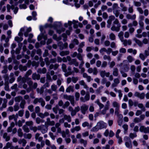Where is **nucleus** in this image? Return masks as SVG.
<instances>
[{
	"instance_id": "nucleus-1",
	"label": "nucleus",
	"mask_w": 149,
	"mask_h": 149,
	"mask_svg": "<svg viewBox=\"0 0 149 149\" xmlns=\"http://www.w3.org/2000/svg\"><path fill=\"white\" fill-rule=\"evenodd\" d=\"M23 85V88L26 89L27 93H29L33 89H36L38 86V84L37 83H34L33 84V82L31 80H29L27 82V83L29 86V88H27L28 86L25 83H24Z\"/></svg>"
},
{
	"instance_id": "nucleus-2",
	"label": "nucleus",
	"mask_w": 149,
	"mask_h": 149,
	"mask_svg": "<svg viewBox=\"0 0 149 149\" xmlns=\"http://www.w3.org/2000/svg\"><path fill=\"white\" fill-rule=\"evenodd\" d=\"M38 102L40 103L42 107H44L45 104V101L42 97L35 98L33 101V103L34 104H36Z\"/></svg>"
},
{
	"instance_id": "nucleus-3",
	"label": "nucleus",
	"mask_w": 149,
	"mask_h": 149,
	"mask_svg": "<svg viewBox=\"0 0 149 149\" xmlns=\"http://www.w3.org/2000/svg\"><path fill=\"white\" fill-rule=\"evenodd\" d=\"M110 102L108 100L106 102V103L105 104L104 109L102 111L101 113L103 115L105 114L108 110L110 106Z\"/></svg>"
},
{
	"instance_id": "nucleus-4",
	"label": "nucleus",
	"mask_w": 149,
	"mask_h": 149,
	"mask_svg": "<svg viewBox=\"0 0 149 149\" xmlns=\"http://www.w3.org/2000/svg\"><path fill=\"white\" fill-rule=\"evenodd\" d=\"M97 124L100 130L106 128L107 125V123L102 121H100L97 123Z\"/></svg>"
},
{
	"instance_id": "nucleus-5",
	"label": "nucleus",
	"mask_w": 149,
	"mask_h": 149,
	"mask_svg": "<svg viewBox=\"0 0 149 149\" xmlns=\"http://www.w3.org/2000/svg\"><path fill=\"white\" fill-rule=\"evenodd\" d=\"M38 130H40L43 134H45L47 132L48 128L45 125H41L38 127Z\"/></svg>"
},
{
	"instance_id": "nucleus-6",
	"label": "nucleus",
	"mask_w": 149,
	"mask_h": 149,
	"mask_svg": "<svg viewBox=\"0 0 149 149\" xmlns=\"http://www.w3.org/2000/svg\"><path fill=\"white\" fill-rule=\"evenodd\" d=\"M88 106L85 104H84L80 107V110L81 113L84 115L85 114L86 112L88 110Z\"/></svg>"
},
{
	"instance_id": "nucleus-7",
	"label": "nucleus",
	"mask_w": 149,
	"mask_h": 149,
	"mask_svg": "<svg viewBox=\"0 0 149 149\" xmlns=\"http://www.w3.org/2000/svg\"><path fill=\"white\" fill-rule=\"evenodd\" d=\"M45 143L46 145L49 146V147H47L46 149H57L55 145L53 144L50 145V142L49 140H46Z\"/></svg>"
},
{
	"instance_id": "nucleus-8",
	"label": "nucleus",
	"mask_w": 149,
	"mask_h": 149,
	"mask_svg": "<svg viewBox=\"0 0 149 149\" xmlns=\"http://www.w3.org/2000/svg\"><path fill=\"white\" fill-rule=\"evenodd\" d=\"M90 98V95L88 92H86L84 97H81L80 98L81 101L83 102H85L86 101H88Z\"/></svg>"
},
{
	"instance_id": "nucleus-9",
	"label": "nucleus",
	"mask_w": 149,
	"mask_h": 149,
	"mask_svg": "<svg viewBox=\"0 0 149 149\" xmlns=\"http://www.w3.org/2000/svg\"><path fill=\"white\" fill-rule=\"evenodd\" d=\"M139 131L144 133H149V127H146L144 126H141L139 128Z\"/></svg>"
},
{
	"instance_id": "nucleus-10",
	"label": "nucleus",
	"mask_w": 149,
	"mask_h": 149,
	"mask_svg": "<svg viewBox=\"0 0 149 149\" xmlns=\"http://www.w3.org/2000/svg\"><path fill=\"white\" fill-rule=\"evenodd\" d=\"M58 46L59 47L60 49L62 50L68 47V44L67 42L63 44L62 42H59L58 43Z\"/></svg>"
},
{
	"instance_id": "nucleus-11",
	"label": "nucleus",
	"mask_w": 149,
	"mask_h": 149,
	"mask_svg": "<svg viewBox=\"0 0 149 149\" xmlns=\"http://www.w3.org/2000/svg\"><path fill=\"white\" fill-rule=\"evenodd\" d=\"M134 95L139 98L141 99H143L145 97V94L144 93H140L139 92H136L134 93Z\"/></svg>"
},
{
	"instance_id": "nucleus-12",
	"label": "nucleus",
	"mask_w": 149,
	"mask_h": 149,
	"mask_svg": "<svg viewBox=\"0 0 149 149\" xmlns=\"http://www.w3.org/2000/svg\"><path fill=\"white\" fill-rule=\"evenodd\" d=\"M120 82V81L119 79L118 78L114 79L113 80V83L111 85V88H113L115 87H117Z\"/></svg>"
},
{
	"instance_id": "nucleus-13",
	"label": "nucleus",
	"mask_w": 149,
	"mask_h": 149,
	"mask_svg": "<svg viewBox=\"0 0 149 149\" xmlns=\"http://www.w3.org/2000/svg\"><path fill=\"white\" fill-rule=\"evenodd\" d=\"M100 74L101 76L102 77L104 78L105 76L109 77L110 73L109 72H106L105 70H104L100 71Z\"/></svg>"
},
{
	"instance_id": "nucleus-14",
	"label": "nucleus",
	"mask_w": 149,
	"mask_h": 149,
	"mask_svg": "<svg viewBox=\"0 0 149 149\" xmlns=\"http://www.w3.org/2000/svg\"><path fill=\"white\" fill-rule=\"evenodd\" d=\"M121 26H116V25H112L111 28V30L113 31H116V32H118L120 30V28Z\"/></svg>"
},
{
	"instance_id": "nucleus-15",
	"label": "nucleus",
	"mask_w": 149,
	"mask_h": 149,
	"mask_svg": "<svg viewBox=\"0 0 149 149\" xmlns=\"http://www.w3.org/2000/svg\"><path fill=\"white\" fill-rule=\"evenodd\" d=\"M55 124V122L53 120L51 121L50 119L49 118L47 119V121L45 123V125L50 126H53Z\"/></svg>"
},
{
	"instance_id": "nucleus-16",
	"label": "nucleus",
	"mask_w": 149,
	"mask_h": 149,
	"mask_svg": "<svg viewBox=\"0 0 149 149\" xmlns=\"http://www.w3.org/2000/svg\"><path fill=\"white\" fill-rule=\"evenodd\" d=\"M69 65L73 64L76 66H78L79 65V63L77 61L76 59H72L71 61L68 63Z\"/></svg>"
},
{
	"instance_id": "nucleus-17",
	"label": "nucleus",
	"mask_w": 149,
	"mask_h": 149,
	"mask_svg": "<svg viewBox=\"0 0 149 149\" xmlns=\"http://www.w3.org/2000/svg\"><path fill=\"white\" fill-rule=\"evenodd\" d=\"M122 42H123V44L124 46H126L127 45H130L132 44V41L131 40H123Z\"/></svg>"
},
{
	"instance_id": "nucleus-18",
	"label": "nucleus",
	"mask_w": 149,
	"mask_h": 149,
	"mask_svg": "<svg viewBox=\"0 0 149 149\" xmlns=\"http://www.w3.org/2000/svg\"><path fill=\"white\" fill-rule=\"evenodd\" d=\"M136 15L134 14L133 15H131L130 14H127L126 15V17L128 19H130L132 20H134L136 18Z\"/></svg>"
},
{
	"instance_id": "nucleus-19",
	"label": "nucleus",
	"mask_w": 149,
	"mask_h": 149,
	"mask_svg": "<svg viewBox=\"0 0 149 149\" xmlns=\"http://www.w3.org/2000/svg\"><path fill=\"white\" fill-rule=\"evenodd\" d=\"M31 31V27H29L27 28H25L24 32V35L25 37H27L28 36V33Z\"/></svg>"
},
{
	"instance_id": "nucleus-20",
	"label": "nucleus",
	"mask_w": 149,
	"mask_h": 149,
	"mask_svg": "<svg viewBox=\"0 0 149 149\" xmlns=\"http://www.w3.org/2000/svg\"><path fill=\"white\" fill-rule=\"evenodd\" d=\"M8 102V100L5 98L3 99V102L2 104L1 107L0 108L1 109H3L5 108L6 107L7 105V103Z\"/></svg>"
},
{
	"instance_id": "nucleus-21",
	"label": "nucleus",
	"mask_w": 149,
	"mask_h": 149,
	"mask_svg": "<svg viewBox=\"0 0 149 149\" xmlns=\"http://www.w3.org/2000/svg\"><path fill=\"white\" fill-rule=\"evenodd\" d=\"M47 72V69L45 68H39L37 70L38 73L40 74H44L45 73Z\"/></svg>"
},
{
	"instance_id": "nucleus-22",
	"label": "nucleus",
	"mask_w": 149,
	"mask_h": 149,
	"mask_svg": "<svg viewBox=\"0 0 149 149\" xmlns=\"http://www.w3.org/2000/svg\"><path fill=\"white\" fill-rule=\"evenodd\" d=\"M3 137L4 139L6 141H8L10 140V136L8 135V134L5 132L3 134Z\"/></svg>"
},
{
	"instance_id": "nucleus-23",
	"label": "nucleus",
	"mask_w": 149,
	"mask_h": 149,
	"mask_svg": "<svg viewBox=\"0 0 149 149\" xmlns=\"http://www.w3.org/2000/svg\"><path fill=\"white\" fill-rule=\"evenodd\" d=\"M95 103H96L99 106L100 109H102L104 107V105L100 102L99 99H97L95 101Z\"/></svg>"
},
{
	"instance_id": "nucleus-24",
	"label": "nucleus",
	"mask_w": 149,
	"mask_h": 149,
	"mask_svg": "<svg viewBox=\"0 0 149 149\" xmlns=\"http://www.w3.org/2000/svg\"><path fill=\"white\" fill-rule=\"evenodd\" d=\"M74 91V86H70L66 89L67 93H70L71 91L73 92Z\"/></svg>"
},
{
	"instance_id": "nucleus-25",
	"label": "nucleus",
	"mask_w": 149,
	"mask_h": 149,
	"mask_svg": "<svg viewBox=\"0 0 149 149\" xmlns=\"http://www.w3.org/2000/svg\"><path fill=\"white\" fill-rule=\"evenodd\" d=\"M119 11L117 8H113V12L116 17H118L119 14Z\"/></svg>"
},
{
	"instance_id": "nucleus-26",
	"label": "nucleus",
	"mask_w": 149,
	"mask_h": 149,
	"mask_svg": "<svg viewBox=\"0 0 149 149\" xmlns=\"http://www.w3.org/2000/svg\"><path fill=\"white\" fill-rule=\"evenodd\" d=\"M40 76L39 74L36 73H33L32 75V78L33 80L37 79L38 80L40 79Z\"/></svg>"
},
{
	"instance_id": "nucleus-27",
	"label": "nucleus",
	"mask_w": 149,
	"mask_h": 149,
	"mask_svg": "<svg viewBox=\"0 0 149 149\" xmlns=\"http://www.w3.org/2000/svg\"><path fill=\"white\" fill-rule=\"evenodd\" d=\"M53 27L54 29L56 30L57 33L59 34H60L62 32H64L65 30V29L64 28H62L60 29H57L56 27L54 26Z\"/></svg>"
},
{
	"instance_id": "nucleus-28",
	"label": "nucleus",
	"mask_w": 149,
	"mask_h": 149,
	"mask_svg": "<svg viewBox=\"0 0 149 149\" xmlns=\"http://www.w3.org/2000/svg\"><path fill=\"white\" fill-rule=\"evenodd\" d=\"M134 40L135 42L140 47H142L143 46V42L140 40L137 39L136 38L134 39Z\"/></svg>"
},
{
	"instance_id": "nucleus-29",
	"label": "nucleus",
	"mask_w": 149,
	"mask_h": 149,
	"mask_svg": "<svg viewBox=\"0 0 149 149\" xmlns=\"http://www.w3.org/2000/svg\"><path fill=\"white\" fill-rule=\"evenodd\" d=\"M25 122V120L24 119H22L21 120H19L17 123H15V125H18L19 127H21L22 126L23 123H24Z\"/></svg>"
},
{
	"instance_id": "nucleus-30",
	"label": "nucleus",
	"mask_w": 149,
	"mask_h": 149,
	"mask_svg": "<svg viewBox=\"0 0 149 149\" xmlns=\"http://www.w3.org/2000/svg\"><path fill=\"white\" fill-rule=\"evenodd\" d=\"M81 129V128L80 126H77L74 128H72L71 129V131L72 133H73L75 131H78Z\"/></svg>"
},
{
	"instance_id": "nucleus-31",
	"label": "nucleus",
	"mask_w": 149,
	"mask_h": 149,
	"mask_svg": "<svg viewBox=\"0 0 149 149\" xmlns=\"http://www.w3.org/2000/svg\"><path fill=\"white\" fill-rule=\"evenodd\" d=\"M119 108H116L115 109V114L118 117H121L123 118V116L122 114H119Z\"/></svg>"
},
{
	"instance_id": "nucleus-32",
	"label": "nucleus",
	"mask_w": 149,
	"mask_h": 149,
	"mask_svg": "<svg viewBox=\"0 0 149 149\" xmlns=\"http://www.w3.org/2000/svg\"><path fill=\"white\" fill-rule=\"evenodd\" d=\"M19 70L21 71H26L27 69L26 66H23L22 65H20L19 67Z\"/></svg>"
},
{
	"instance_id": "nucleus-33",
	"label": "nucleus",
	"mask_w": 149,
	"mask_h": 149,
	"mask_svg": "<svg viewBox=\"0 0 149 149\" xmlns=\"http://www.w3.org/2000/svg\"><path fill=\"white\" fill-rule=\"evenodd\" d=\"M64 120H65L68 122H70L71 121V118L70 115H64Z\"/></svg>"
},
{
	"instance_id": "nucleus-34",
	"label": "nucleus",
	"mask_w": 149,
	"mask_h": 149,
	"mask_svg": "<svg viewBox=\"0 0 149 149\" xmlns=\"http://www.w3.org/2000/svg\"><path fill=\"white\" fill-rule=\"evenodd\" d=\"M113 74L114 76H118V70L117 68H115L113 69Z\"/></svg>"
},
{
	"instance_id": "nucleus-35",
	"label": "nucleus",
	"mask_w": 149,
	"mask_h": 149,
	"mask_svg": "<svg viewBox=\"0 0 149 149\" xmlns=\"http://www.w3.org/2000/svg\"><path fill=\"white\" fill-rule=\"evenodd\" d=\"M69 52L68 51H62L60 52V55L61 56H63L69 54Z\"/></svg>"
},
{
	"instance_id": "nucleus-36",
	"label": "nucleus",
	"mask_w": 149,
	"mask_h": 149,
	"mask_svg": "<svg viewBox=\"0 0 149 149\" xmlns=\"http://www.w3.org/2000/svg\"><path fill=\"white\" fill-rule=\"evenodd\" d=\"M80 143L82 144H83L84 146L86 147L87 144V141L86 140H84L82 139H81L79 141Z\"/></svg>"
},
{
	"instance_id": "nucleus-37",
	"label": "nucleus",
	"mask_w": 149,
	"mask_h": 149,
	"mask_svg": "<svg viewBox=\"0 0 149 149\" xmlns=\"http://www.w3.org/2000/svg\"><path fill=\"white\" fill-rule=\"evenodd\" d=\"M112 105L113 107L116 108H119L120 107L119 104L116 101L113 102H112Z\"/></svg>"
},
{
	"instance_id": "nucleus-38",
	"label": "nucleus",
	"mask_w": 149,
	"mask_h": 149,
	"mask_svg": "<svg viewBox=\"0 0 149 149\" xmlns=\"http://www.w3.org/2000/svg\"><path fill=\"white\" fill-rule=\"evenodd\" d=\"M29 80H31V79L30 78L27 77L24 75V77H22V81L23 83H25L26 81L27 82Z\"/></svg>"
},
{
	"instance_id": "nucleus-39",
	"label": "nucleus",
	"mask_w": 149,
	"mask_h": 149,
	"mask_svg": "<svg viewBox=\"0 0 149 149\" xmlns=\"http://www.w3.org/2000/svg\"><path fill=\"white\" fill-rule=\"evenodd\" d=\"M125 145L127 147L129 148H132V147L131 141H126L125 142Z\"/></svg>"
},
{
	"instance_id": "nucleus-40",
	"label": "nucleus",
	"mask_w": 149,
	"mask_h": 149,
	"mask_svg": "<svg viewBox=\"0 0 149 149\" xmlns=\"http://www.w3.org/2000/svg\"><path fill=\"white\" fill-rule=\"evenodd\" d=\"M123 33L122 31H120L118 34V36L120 39V40L122 42L124 40Z\"/></svg>"
},
{
	"instance_id": "nucleus-41",
	"label": "nucleus",
	"mask_w": 149,
	"mask_h": 149,
	"mask_svg": "<svg viewBox=\"0 0 149 149\" xmlns=\"http://www.w3.org/2000/svg\"><path fill=\"white\" fill-rule=\"evenodd\" d=\"M26 103L25 101L24 100H22L20 104V107L22 109H23L24 108V106Z\"/></svg>"
},
{
	"instance_id": "nucleus-42",
	"label": "nucleus",
	"mask_w": 149,
	"mask_h": 149,
	"mask_svg": "<svg viewBox=\"0 0 149 149\" xmlns=\"http://www.w3.org/2000/svg\"><path fill=\"white\" fill-rule=\"evenodd\" d=\"M115 19V17L114 16L111 15L109 17V18L108 20V23L109 24H111L112 21L114 20Z\"/></svg>"
},
{
	"instance_id": "nucleus-43",
	"label": "nucleus",
	"mask_w": 149,
	"mask_h": 149,
	"mask_svg": "<svg viewBox=\"0 0 149 149\" xmlns=\"http://www.w3.org/2000/svg\"><path fill=\"white\" fill-rule=\"evenodd\" d=\"M22 129L25 132L28 133L30 131L29 129V128L28 126L26 125H24L22 127Z\"/></svg>"
},
{
	"instance_id": "nucleus-44",
	"label": "nucleus",
	"mask_w": 149,
	"mask_h": 149,
	"mask_svg": "<svg viewBox=\"0 0 149 149\" xmlns=\"http://www.w3.org/2000/svg\"><path fill=\"white\" fill-rule=\"evenodd\" d=\"M36 90L38 93L41 94L44 92V88L43 87H41L40 88H37Z\"/></svg>"
},
{
	"instance_id": "nucleus-45",
	"label": "nucleus",
	"mask_w": 149,
	"mask_h": 149,
	"mask_svg": "<svg viewBox=\"0 0 149 149\" xmlns=\"http://www.w3.org/2000/svg\"><path fill=\"white\" fill-rule=\"evenodd\" d=\"M100 130L99 127L97 126V124L94 127H93L91 130V131L93 132H96Z\"/></svg>"
},
{
	"instance_id": "nucleus-46",
	"label": "nucleus",
	"mask_w": 149,
	"mask_h": 149,
	"mask_svg": "<svg viewBox=\"0 0 149 149\" xmlns=\"http://www.w3.org/2000/svg\"><path fill=\"white\" fill-rule=\"evenodd\" d=\"M68 69L69 71V72L66 73L65 74V75L66 77L68 76V75H70L72 73V72L71 71V67L70 66L68 67Z\"/></svg>"
},
{
	"instance_id": "nucleus-47",
	"label": "nucleus",
	"mask_w": 149,
	"mask_h": 149,
	"mask_svg": "<svg viewBox=\"0 0 149 149\" xmlns=\"http://www.w3.org/2000/svg\"><path fill=\"white\" fill-rule=\"evenodd\" d=\"M18 136L19 137H22L23 136V133L21 128H19L17 131Z\"/></svg>"
},
{
	"instance_id": "nucleus-48",
	"label": "nucleus",
	"mask_w": 149,
	"mask_h": 149,
	"mask_svg": "<svg viewBox=\"0 0 149 149\" xmlns=\"http://www.w3.org/2000/svg\"><path fill=\"white\" fill-rule=\"evenodd\" d=\"M109 37L110 39L112 40H114L116 39L115 35L113 33H111L109 34Z\"/></svg>"
},
{
	"instance_id": "nucleus-49",
	"label": "nucleus",
	"mask_w": 149,
	"mask_h": 149,
	"mask_svg": "<svg viewBox=\"0 0 149 149\" xmlns=\"http://www.w3.org/2000/svg\"><path fill=\"white\" fill-rule=\"evenodd\" d=\"M128 62L130 63H131L134 60V59L132 56L129 55L127 57Z\"/></svg>"
},
{
	"instance_id": "nucleus-50",
	"label": "nucleus",
	"mask_w": 149,
	"mask_h": 149,
	"mask_svg": "<svg viewBox=\"0 0 149 149\" xmlns=\"http://www.w3.org/2000/svg\"><path fill=\"white\" fill-rule=\"evenodd\" d=\"M108 64L109 65V67L110 68H112L116 64L115 62L113 61H112L111 62H109L108 63Z\"/></svg>"
},
{
	"instance_id": "nucleus-51",
	"label": "nucleus",
	"mask_w": 149,
	"mask_h": 149,
	"mask_svg": "<svg viewBox=\"0 0 149 149\" xmlns=\"http://www.w3.org/2000/svg\"><path fill=\"white\" fill-rule=\"evenodd\" d=\"M22 99V97L21 96H18L16 97L15 98V102H19Z\"/></svg>"
},
{
	"instance_id": "nucleus-52",
	"label": "nucleus",
	"mask_w": 149,
	"mask_h": 149,
	"mask_svg": "<svg viewBox=\"0 0 149 149\" xmlns=\"http://www.w3.org/2000/svg\"><path fill=\"white\" fill-rule=\"evenodd\" d=\"M103 59L104 60H107L109 61H110L111 60V58L110 56L107 55H105L103 57Z\"/></svg>"
},
{
	"instance_id": "nucleus-53",
	"label": "nucleus",
	"mask_w": 149,
	"mask_h": 149,
	"mask_svg": "<svg viewBox=\"0 0 149 149\" xmlns=\"http://www.w3.org/2000/svg\"><path fill=\"white\" fill-rule=\"evenodd\" d=\"M24 137L25 139H30L32 136V135L31 134L28 133L27 134H24Z\"/></svg>"
},
{
	"instance_id": "nucleus-54",
	"label": "nucleus",
	"mask_w": 149,
	"mask_h": 149,
	"mask_svg": "<svg viewBox=\"0 0 149 149\" xmlns=\"http://www.w3.org/2000/svg\"><path fill=\"white\" fill-rule=\"evenodd\" d=\"M113 25H116L117 26H121L120 24L119 23L118 20L117 19H115L114 21L113 22Z\"/></svg>"
},
{
	"instance_id": "nucleus-55",
	"label": "nucleus",
	"mask_w": 149,
	"mask_h": 149,
	"mask_svg": "<svg viewBox=\"0 0 149 149\" xmlns=\"http://www.w3.org/2000/svg\"><path fill=\"white\" fill-rule=\"evenodd\" d=\"M3 70L1 71L2 73L6 74L8 72L7 66V65H5L3 67Z\"/></svg>"
},
{
	"instance_id": "nucleus-56",
	"label": "nucleus",
	"mask_w": 149,
	"mask_h": 149,
	"mask_svg": "<svg viewBox=\"0 0 149 149\" xmlns=\"http://www.w3.org/2000/svg\"><path fill=\"white\" fill-rule=\"evenodd\" d=\"M139 24L141 28L143 29L144 23L142 21H139Z\"/></svg>"
},
{
	"instance_id": "nucleus-57",
	"label": "nucleus",
	"mask_w": 149,
	"mask_h": 149,
	"mask_svg": "<svg viewBox=\"0 0 149 149\" xmlns=\"http://www.w3.org/2000/svg\"><path fill=\"white\" fill-rule=\"evenodd\" d=\"M61 68L63 72H67L66 66L65 64L63 63L62 65Z\"/></svg>"
},
{
	"instance_id": "nucleus-58",
	"label": "nucleus",
	"mask_w": 149,
	"mask_h": 149,
	"mask_svg": "<svg viewBox=\"0 0 149 149\" xmlns=\"http://www.w3.org/2000/svg\"><path fill=\"white\" fill-rule=\"evenodd\" d=\"M73 96L71 95H63V98L67 100H70Z\"/></svg>"
},
{
	"instance_id": "nucleus-59",
	"label": "nucleus",
	"mask_w": 149,
	"mask_h": 149,
	"mask_svg": "<svg viewBox=\"0 0 149 149\" xmlns=\"http://www.w3.org/2000/svg\"><path fill=\"white\" fill-rule=\"evenodd\" d=\"M19 108L18 104H16L13 106L14 110L15 111H17Z\"/></svg>"
},
{
	"instance_id": "nucleus-60",
	"label": "nucleus",
	"mask_w": 149,
	"mask_h": 149,
	"mask_svg": "<svg viewBox=\"0 0 149 149\" xmlns=\"http://www.w3.org/2000/svg\"><path fill=\"white\" fill-rule=\"evenodd\" d=\"M71 79L72 81L74 83H76L78 80V78L77 77H72Z\"/></svg>"
},
{
	"instance_id": "nucleus-61",
	"label": "nucleus",
	"mask_w": 149,
	"mask_h": 149,
	"mask_svg": "<svg viewBox=\"0 0 149 149\" xmlns=\"http://www.w3.org/2000/svg\"><path fill=\"white\" fill-rule=\"evenodd\" d=\"M51 88L52 91H55L57 88V87L56 85L53 84L52 85Z\"/></svg>"
},
{
	"instance_id": "nucleus-62",
	"label": "nucleus",
	"mask_w": 149,
	"mask_h": 149,
	"mask_svg": "<svg viewBox=\"0 0 149 149\" xmlns=\"http://www.w3.org/2000/svg\"><path fill=\"white\" fill-rule=\"evenodd\" d=\"M137 136L136 133H130L129 134L130 137L132 139L136 137Z\"/></svg>"
},
{
	"instance_id": "nucleus-63",
	"label": "nucleus",
	"mask_w": 149,
	"mask_h": 149,
	"mask_svg": "<svg viewBox=\"0 0 149 149\" xmlns=\"http://www.w3.org/2000/svg\"><path fill=\"white\" fill-rule=\"evenodd\" d=\"M44 60L45 62L46 65L49 66L50 63V62L49 60V58L48 57L45 58L44 59Z\"/></svg>"
},
{
	"instance_id": "nucleus-64",
	"label": "nucleus",
	"mask_w": 149,
	"mask_h": 149,
	"mask_svg": "<svg viewBox=\"0 0 149 149\" xmlns=\"http://www.w3.org/2000/svg\"><path fill=\"white\" fill-rule=\"evenodd\" d=\"M28 109L31 112H32L34 111V106L32 105L31 104L29 105L28 107Z\"/></svg>"
}]
</instances>
